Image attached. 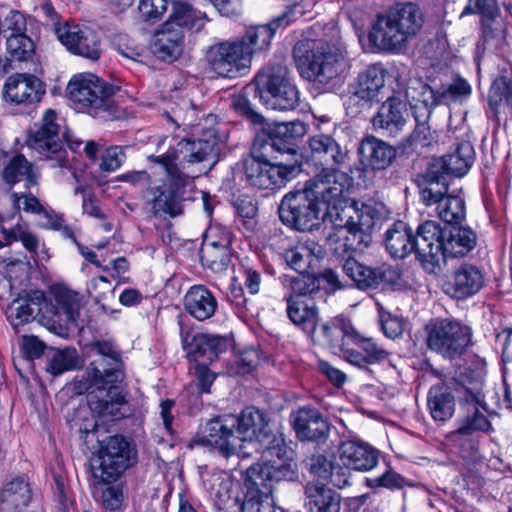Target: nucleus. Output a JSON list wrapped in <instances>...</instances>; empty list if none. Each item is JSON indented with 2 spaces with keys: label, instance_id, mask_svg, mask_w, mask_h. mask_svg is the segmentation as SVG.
Instances as JSON below:
<instances>
[{
  "label": "nucleus",
  "instance_id": "e2e57ef3",
  "mask_svg": "<svg viewBox=\"0 0 512 512\" xmlns=\"http://www.w3.org/2000/svg\"><path fill=\"white\" fill-rule=\"evenodd\" d=\"M39 308L37 310V317H39L40 322L51 326L64 324L63 321H60V313L56 301L54 303L47 301L42 291L41 300L39 299Z\"/></svg>",
  "mask_w": 512,
  "mask_h": 512
},
{
  "label": "nucleus",
  "instance_id": "8fccbe9b",
  "mask_svg": "<svg viewBox=\"0 0 512 512\" xmlns=\"http://www.w3.org/2000/svg\"><path fill=\"white\" fill-rule=\"evenodd\" d=\"M435 205L438 216L449 226L458 225L465 219V203L459 196L448 194Z\"/></svg>",
  "mask_w": 512,
  "mask_h": 512
},
{
  "label": "nucleus",
  "instance_id": "6e6552de",
  "mask_svg": "<svg viewBox=\"0 0 512 512\" xmlns=\"http://www.w3.org/2000/svg\"><path fill=\"white\" fill-rule=\"evenodd\" d=\"M424 15L415 2H398L386 12V52L402 54L408 41L417 35Z\"/></svg>",
  "mask_w": 512,
  "mask_h": 512
},
{
  "label": "nucleus",
  "instance_id": "de8ad7c7",
  "mask_svg": "<svg viewBox=\"0 0 512 512\" xmlns=\"http://www.w3.org/2000/svg\"><path fill=\"white\" fill-rule=\"evenodd\" d=\"M386 102L389 104L388 113L386 114V131L389 132L390 136H395L405 126L409 117L407 103L401 92L389 96Z\"/></svg>",
  "mask_w": 512,
  "mask_h": 512
},
{
  "label": "nucleus",
  "instance_id": "13d9d810",
  "mask_svg": "<svg viewBox=\"0 0 512 512\" xmlns=\"http://www.w3.org/2000/svg\"><path fill=\"white\" fill-rule=\"evenodd\" d=\"M284 287L291 291L293 297L312 298L308 296L315 289V280L306 277L304 273H299L297 276L285 274L282 277Z\"/></svg>",
  "mask_w": 512,
  "mask_h": 512
},
{
  "label": "nucleus",
  "instance_id": "2eb2a0df",
  "mask_svg": "<svg viewBox=\"0 0 512 512\" xmlns=\"http://www.w3.org/2000/svg\"><path fill=\"white\" fill-rule=\"evenodd\" d=\"M56 112L47 110L41 123L29 133L26 144L40 159L55 160L57 166L67 163L60 125L56 122Z\"/></svg>",
  "mask_w": 512,
  "mask_h": 512
},
{
  "label": "nucleus",
  "instance_id": "864d4df0",
  "mask_svg": "<svg viewBox=\"0 0 512 512\" xmlns=\"http://www.w3.org/2000/svg\"><path fill=\"white\" fill-rule=\"evenodd\" d=\"M55 301L58 305L60 321L65 325L75 324L80 312L78 294L69 290H58L55 293Z\"/></svg>",
  "mask_w": 512,
  "mask_h": 512
},
{
  "label": "nucleus",
  "instance_id": "a18cd8bd",
  "mask_svg": "<svg viewBox=\"0 0 512 512\" xmlns=\"http://www.w3.org/2000/svg\"><path fill=\"white\" fill-rule=\"evenodd\" d=\"M39 299L41 300V291L35 290L20 297L12 302L9 308L8 317L12 319V324L18 326L27 323L37 317L39 308Z\"/></svg>",
  "mask_w": 512,
  "mask_h": 512
},
{
  "label": "nucleus",
  "instance_id": "f8f14e48",
  "mask_svg": "<svg viewBox=\"0 0 512 512\" xmlns=\"http://www.w3.org/2000/svg\"><path fill=\"white\" fill-rule=\"evenodd\" d=\"M98 444L97 457L91 463L93 476L104 483L113 482L131 465L135 451L121 435L107 436Z\"/></svg>",
  "mask_w": 512,
  "mask_h": 512
},
{
  "label": "nucleus",
  "instance_id": "680f3d73",
  "mask_svg": "<svg viewBox=\"0 0 512 512\" xmlns=\"http://www.w3.org/2000/svg\"><path fill=\"white\" fill-rule=\"evenodd\" d=\"M250 95H254V93H247L245 87L241 94L235 95L233 97L231 105L237 112L247 117V119L250 120L253 124H262L264 118L252 108V105L248 99Z\"/></svg>",
  "mask_w": 512,
  "mask_h": 512
},
{
  "label": "nucleus",
  "instance_id": "c756f323",
  "mask_svg": "<svg viewBox=\"0 0 512 512\" xmlns=\"http://www.w3.org/2000/svg\"><path fill=\"white\" fill-rule=\"evenodd\" d=\"M147 199L151 213L155 217L170 216L174 218L183 213L182 198L165 185L149 188Z\"/></svg>",
  "mask_w": 512,
  "mask_h": 512
},
{
  "label": "nucleus",
  "instance_id": "7c9ffc66",
  "mask_svg": "<svg viewBox=\"0 0 512 512\" xmlns=\"http://www.w3.org/2000/svg\"><path fill=\"white\" fill-rule=\"evenodd\" d=\"M230 243L229 231L223 232L219 240H209L207 236L200 250L202 264L214 272L224 271L230 262Z\"/></svg>",
  "mask_w": 512,
  "mask_h": 512
},
{
  "label": "nucleus",
  "instance_id": "f3484780",
  "mask_svg": "<svg viewBox=\"0 0 512 512\" xmlns=\"http://www.w3.org/2000/svg\"><path fill=\"white\" fill-rule=\"evenodd\" d=\"M236 415L225 414L210 419L197 435L195 442L207 445L229 458L240 451V438L236 435Z\"/></svg>",
  "mask_w": 512,
  "mask_h": 512
},
{
  "label": "nucleus",
  "instance_id": "7ed1b4c3",
  "mask_svg": "<svg viewBox=\"0 0 512 512\" xmlns=\"http://www.w3.org/2000/svg\"><path fill=\"white\" fill-rule=\"evenodd\" d=\"M217 140L215 136L196 140H182L176 148L164 154L149 156L159 164L175 186L185 184L186 177H197L207 173L216 162Z\"/></svg>",
  "mask_w": 512,
  "mask_h": 512
},
{
  "label": "nucleus",
  "instance_id": "dca6fc26",
  "mask_svg": "<svg viewBox=\"0 0 512 512\" xmlns=\"http://www.w3.org/2000/svg\"><path fill=\"white\" fill-rule=\"evenodd\" d=\"M301 166L294 163H272L264 157H252L245 164V175L251 186L259 189H279L294 179Z\"/></svg>",
  "mask_w": 512,
  "mask_h": 512
},
{
  "label": "nucleus",
  "instance_id": "603ef678",
  "mask_svg": "<svg viewBox=\"0 0 512 512\" xmlns=\"http://www.w3.org/2000/svg\"><path fill=\"white\" fill-rule=\"evenodd\" d=\"M0 229L6 244L19 240L22 242L25 249L32 254L33 258L43 259L48 257L44 248L41 250V252L38 251L40 241L37 235L34 233H31L18 225L12 229H6L5 227L1 226Z\"/></svg>",
  "mask_w": 512,
  "mask_h": 512
},
{
  "label": "nucleus",
  "instance_id": "ddd939ff",
  "mask_svg": "<svg viewBox=\"0 0 512 512\" xmlns=\"http://www.w3.org/2000/svg\"><path fill=\"white\" fill-rule=\"evenodd\" d=\"M428 348L448 359L463 355L471 344L469 326L454 319H441L426 326Z\"/></svg>",
  "mask_w": 512,
  "mask_h": 512
},
{
  "label": "nucleus",
  "instance_id": "1a4fd4ad",
  "mask_svg": "<svg viewBox=\"0 0 512 512\" xmlns=\"http://www.w3.org/2000/svg\"><path fill=\"white\" fill-rule=\"evenodd\" d=\"M67 94L78 109L86 110L94 117L111 114L115 87L91 73L74 76L67 86Z\"/></svg>",
  "mask_w": 512,
  "mask_h": 512
},
{
  "label": "nucleus",
  "instance_id": "69168bd1",
  "mask_svg": "<svg viewBox=\"0 0 512 512\" xmlns=\"http://www.w3.org/2000/svg\"><path fill=\"white\" fill-rule=\"evenodd\" d=\"M123 146H111L106 149L102 155L100 169L102 171L111 172L117 170L126 159V149Z\"/></svg>",
  "mask_w": 512,
  "mask_h": 512
},
{
  "label": "nucleus",
  "instance_id": "4468645a",
  "mask_svg": "<svg viewBox=\"0 0 512 512\" xmlns=\"http://www.w3.org/2000/svg\"><path fill=\"white\" fill-rule=\"evenodd\" d=\"M206 60L219 76L236 78L247 73L251 66V48L245 41H221L208 47Z\"/></svg>",
  "mask_w": 512,
  "mask_h": 512
},
{
  "label": "nucleus",
  "instance_id": "6e6d98bb",
  "mask_svg": "<svg viewBox=\"0 0 512 512\" xmlns=\"http://www.w3.org/2000/svg\"><path fill=\"white\" fill-rule=\"evenodd\" d=\"M7 52L12 61H26L34 53L33 41L24 34H9L6 36Z\"/></svg>",
  "mask_w": 512,
  "mask_h": 512
},
{
  "label": "nucleus",
  "instance_id": "6ab92c4d",
  "mask_svg": "<svg viewBox=\"0 0 512 512\" xmlns=\"http://www.w3.org/2000/svg\"><path fill=\"white\" fill-rule=\"evenodd\" d=\"M423 223L420 224L414 235L411 228L402 220H394L386 229V250L392 258L404 259L411 252H415L417 259L424 268L427 257L419 251L418 245Z\"/></svg>",
  "mask_w": 512,
  "mask_h": 512
},
{
  "label": "nucleus",
  "instance_id": "bb28decb",
  "mask_svg": "<svg viewBox=\"0 0 512 512\" xmlns=\"http://www.w3.org/2000/svg\"><path fill=\"white\" fill-rule=\"evenodd\" d=\"M308 144L311 157L314 160L325 164V168L340 172L339 168L346 162L347 152L341 148L332 136L317 134L309 138Z\"/></svg>",
  "mask_w": 512,
  "mask_h": 512
},
{
  "label": "nucleus",
  "instance_id": "a19ab883",
  "mask_svg": "<svg viewBox=\"0 0 512 512\" xmlns=\"http://www.w3.org/2000/svg\"><path fill=\"white\" fill-rule=\"evenodd\" d=\"M207 21L205 13L196 10L185 1H172V12L166 22H172L178 28L199 31Z\"/></svg>",
  "mask_w": 512,
  "mask_h": 512
},
{
  "label": "nucleus",
  "instance_id": "bf43d9fd",
  "mask_svg": "<svg viewBox=\"0 0 512 512\" xmlns=\"http://www.w3.org/2000/svg\"><path fill=\"white\" fill-rule=\"evenodd\" d=\"M167 116L178 126L186 123L192 124L197 120L196 108L189 99H181L180 102L176 103L175 106L171 108Z\"/></svg>",
  "mask_w": 512,
  "mask_h": 512
},
{
  "label": "nucleus",
  "instance_id": "aec40b11",
  "mask_svg": "<svg viewBox=\"0 0 512 512\" xmlns=\"http://www.w3.org/2000/svg\"><path fill=\"white\" fill-rule=\"evenodd\" d=\"M58 39L73 54L91 61L100 57V41L97 34L89 27L65 24L56 28Z\"/></svg>",
  "mask_w": 512,
  "mask_h": 512
},
{
  "label": "nucleus",
  "instance_id": "338daca9",
  "mask_svg": "<svg viewBox=\"0 0 512 512\" xmlns=\"http://www.w3.org/2000/svg\"><path fill=\"white\" fill-rule=\"evenodd\" d=\"M11 197L14 205L18 209L22 208L25 212L50 217L48 211L43 207V205L39 202L38 198H36L33 194L13 193Z\"/></svg>",
  "mask_w": 512,
  "mask_h": 512
},
{
  "label": "nucleus",
  "instance_id": "72a5a7b5",
  "mask_svg": "<svg viewBox=\"0 0 512 512\" xmlns=\"http://www.w3.org/2000/svg\"><path fill=\"white\" fill-rule=\"evenodd\" d=\"M294 14V9L289 8L268 25L250 27L245 35L238 40L245 41V45L251 48L252 55L255 51L268 47L276 28L287 26L293 20Z\"/></svg>",
  "mask_w": 512,
  "mask_h": 512
},
{
  "label": "nucleus",
  "instance_id": "5fc2aeb1",
  "mask_svg": "<svg viewBox=\"0 0 512 512\" xmlns=\"http://www.w3.org/2000/svg\"><path fill=\"white\" fill-rule=\"evenodd\" d=\"M429 132V128L422 125L418 126L414 133L409 137L405 138L400 144L397 146H392L386 144V160L388 164H391L394 160L398 158H402L408 156L413 152L412 144L413 141H419L422 146L428 145L426 142L427 136L426 133Z\"/></svg>",
  "mask_w": 512,
  "mask_h": 512
},
{
  "label": "nucleus",
  "instance_id": "4c0bfd02",
  "mask_svg": "<svg viewBox=\"0 0 512 512\" xmlns=\"http://www.w3.org/2000/svg\"><path fill=\"white\" fill-rule=\"evenodd\" d=\"M384 87V67L381 63L369 66L358 76L354 95L367 102H380L379 95Z\"/></svg>",
  "mask_w": 512,
  "mask_h": 512
},
{
  "label": "nucleus",
  "instance_id": "774afa93",
  "mask_svg": "<svg viewBox=\"0 0 512 512\" xmlns=\"http://www.w3.org/2000/svg\"><path fill=\"white\" fill-rule=\"evenodd\" d=\"M434 103L437 105L442 102L443 99L446 98H455L458 96H468L471 93V86L469 83L462 79L458 78L454 81L453 84L449 85L446 89H444L442 92H432Z\"/></svg>",
  "mask_w": 512,
  "mask_h": 512
},
{
  "label": "nucleus",
  "instance_id": "39448f33",
  "mask_svg": "<svg viewBox=\"0 0 512 512\" xmlns=\"http://www.w3.org/2000/svg\"><path fill=\"white\" fill-rule=\"evenodd\" d=\"M293 58L300 75L318 84L335 79L343 66L340 48L324 39H303L293 48Z\"/></svg>",
  "mask_w": 512,
  "mask_h": 512
},
{
  "label": "nucleus",
  "instance_id": "ea45409f",
  "mask_svg": "<svg viewBox=\"0 0 512 512\" xmlns=\"http://www.w3.org/2000/svg\"><path fill=\"white\" fill-rule=\"evenodd\" d=\"M428 407L435 421L444 422L454 413L455 399L444 384L433 385L428 392Z\"/></svg>",
  "mask_w": 512,
  "mask_h": 512
},
{
  "label": "nucleus",
  "instance_id": "58836bf2",
  "mask_svg": "<svg viewBox=\"0 0 512 512\" xmlns=\"http://www.w3.org/2000/svg\"><path fill=\"white\" fill-rule=\"evenodd\" d=\"M305 505L310 512H339L340 496L323 485L309 483L305 487Z\"/></svg>",
  "mask_w": 512,
  "mask_h": 512
},
{
  "label": "nucleus",
  "instance_id": "3c124183",
  "mask_svg": "<svg viewBox=\"0 0 512 512\" xmlns=\"http://www.w3.org/2000/svg\"><path fill=\"white\" fill-rule=\"evenodd\" d=\"M505 102L512 108V71L496 78L489 93V106L493 117H497V107Z\"/></svg>",
  "mask_w": 512,
  "mask_h": 512
},
{
  "label": "nucleus",
  "instance_id": "20e7f679",
  "mask_svg": "<svg viewBox=\"0 0 512 512\" xmlns=\"http://www.w3.org/2000/svg\"><path fill=\"white\" fill-rule=\"evenodd\" d=\"M298 477L293 465L287 461L258 462L246 470L247 494L241 512H275L272 491L281 481H294Z\"/></svg>",
  "mask_w": 512,
  "mask_h": 512
},
{
  "label": "nucleus",
  "instance_id": "393cba45",
  "mask_svg": "<svg viewBox=\"0 0 512 512\" xmlns=\"http://www.w3.org/2000/svg\"><path fill=\"white\" fill-rule=\"evenodd\" d=\"M339 455L342 464L356 471H369L378 464V452L360 440H348L341 444Z\"/></svg>",
  "mask_w": 512,
  "mask_h": 512
},
{
  "label": "nucleus",
  "instance_id": "f704fd0d",
  "mask_svg": "<svg viewBox=\"0 0 512 512\" xmlns=\"http://www.w3.org/2000/svg\"><path fill=\"white\" fill-rule=\"evenodd\" d=\"M287 314L290 320L308 335H313L318 322V309L312 298H286Z\"/></svg>",
  "mask_w": 512,
  "mask_h": 512
},
{
  "label": "nucleus",
  "instance_id": "a211bd4d",
  "mask_svg": "<svg viewBox=\"0 0 512 512\" xmlns=\"http://www.w3.org/2000/svg\"><path fill=\"white\" fill-rule=\"evenodd\" d=\"M99 358L94 360L83 376L93 377L96 383L106 380L108 382H121L124 378L121 354L110 340L96 341L93 344Z\"/></svg>",
  "mask_w": 512,
  "mask_h": 512
},
{
  "label": "nucleus",
  "instance_id": "b1692460",
  "mask_svg": "<svg viewBox=\"0 0 512 512\" xmlns=\"http://www.w3.org/2000/svg\"><path fill=\"white\" fill-rule=\"evenodd\" d=\"M484 282V274L478 266L463 263L455 269L447 293L456 299H465L478 293Z\"/></svg>",
  "mask_w": 512,
  "mask_h": 512
},
{
  "label": "nucleus",
  "instance_id": "052dcab7",
  "mask_svg": "<svg viewBox=\"0 0 512 512\" xmlns=\"http://www.w3.org/2000/svg\"><path fill=\"white\" fill-rule=\"evenodd\" d=\"M305 466L315 477L327 481L335 469L332 461L323 454H314L305 460Z\"/></svg>",
  "mask_w": 512,
  "mask_h": 512
},
{
  "label": "nucleus",
  "instance_id": "0e129e2a",
  "mask_svg": "<svg viewBox=\"0 0 512 512\" xmlns=\"http://www.w3.org/2000/svg\"><path fill=\"white\" fill-rule=\"evenodd\" d=\"M476 13L481 14L489 20L494 19L498 14V8L495 0H468L467 5L460 14V17Z\"/></svg>",
  "mask_w": 512,
  "mask_h": 512
},
{
  "label": "nucleus",
  "instance_id": "a878e982",
  "mask_svg": "<svg viewBox=\"0 0 512 512\" xmlns=\"http://www.w3.org/2000/svg\"><path fill=\"white\" fill-rule=\"evenodd\" d=\"M291 422L300 440L318 441L326 438L329 431L327 421L313 408H300L291 415Z\"/></svg>",
  "mask_w": 512,
  "mask_h": 512
},
{
  "label": "nucleus",
  "instance_id": "49530a36",
  "mask_svg": "<svg viewBox=\"0 0 512 512\" xmlns=\"http://www.w3.org/2000/svg\"><path fill=\"white\" fill-rule=\"evenodd\" d=\"M358 154L364 169H384V142L372 135L364 137L359 145Z\"/></svg>",
  "mask_w": 512,
  "mask_h": 512
},
{
  "label": "nucleus",
  "instance_id": "423d86ee",
  "mask_svg": "<svg viewBox=\"0 0 512 512\" xmlns=\"http://www.w3.org/2000/svg\"><path fill=\"white\" fill-rule=\"evenodd\" d=\"M246 91L254 93L272 110H293L299 101V92L290 79L289 70L282 64L263 68L254 81L246 86Z\"/></svg>",
  "mask_w": 512,
  "mask_h": 512
},
{
  "label": "nucleus",
  "instance_id": "c9c22d12",
  "mask_svg": "<svg viewBox=\"0 0 512 512\" xmlns=\"http://www.w3.org/2000/svg\"><path fill=\"white\" fill-rule=\"evenodd\" d=\"M448 176L429 163L419 180L420 195L426 206H432L448 195Z\"/></svg>",
  "mask_w": 512,
  "mask_h": 512
},
{
  "label": "nucleus",
  "instance_id": "5701e85b",
  "mask_svg": "<svg viewBox=\"0 0 512 512\" xmlns=\"http://www.w3.org/2000/svg\"><path fill=\"white\" fill-rule=\"evenodd\" d=\"M185 32L172 22H165L154 34L152 52L162 60H176L183 51Z\"/></svg>",
  "mask_w": 512,
  "mask_h": 512
},
{
  "label": "nucleus",
  "instance_id": "f03ea898",
  "mask_svg": "<svg viewBox=\"0 0 512 512\" xmlns=\"http://www.w3.org/2000/svg\"><path fill=\"white\" fill-rule=\"evenodd\" d=\"M418 245L419 251L427 257L424 270L437 275L447 257L465 256L475 247L476 234L459 224L442 228L437 222L428 220L423 223Z\"/></svg>",
  "mask_w": 512,
  "mask_h": 512
},
{
  "label": "nucleus",
  "instance_id": "473e14b6",
  "mask_svg": "<svg viewBox=\"0 0 512 512\" xmlns=\"http://www.w3.org/2000/svg\"><path fill=\"white\" fill-rule=\"evenodd\" d=\"M306 132V126L300 121L275 123L268 128L271 148L281 153H294L295 141Z\"/></svg>",
  "mask_w": 512,
  "mask_h": 512
},
{
  "label": "nucleus",
  "instance_id": "c03bdc74",
  "mask_svg": "<svg viewBox=\"0 0 512 512\" xmlns=\"http://www.w3.org/2000/svg\"><path fill=\"white\" fill-rule=\"evenodd\" d=\"M31 500L29 483L17 477L7 483L0 493V501L7 509L20 510L26 507Z\"/></svg>",
  "mask_w": 512,
  "mask_h": 512
},
{
  "label": "nucleus",
  "instance_id": "4be33fe9",
  "mask_svg": "<svg viewBox=\"0 0 512 512\" xmlns=\"http://www.w3.org/2000/svg\"><path fill=\"white\" fill-rule=\"evenodd\" d=\"M44 93L41 80L31 74L12 75L5 83V99L17 105L39 102Z\"/></svg>",
  "mask_w": 512,
  "mask_h": 512
},
{
  "label": "nucleus",
  "instance_id": "c85d7f7f",
  "mask_svg": "<svg viewBox=\"0 0 512 512\" xmlns=\"http://www.w3.org/2000/svg\"><path fill=\"white\" fill-rule=\"evenodd\" d=\"M474 161V149L470 142L463 141L456 148L440 158L433 159L430 163L447 176H464L471 168Z\"/></svg>",
  "mask_w": 512,
  "mask_h": 512
},
{
  "label": "nucleus",
  "instance_id": "9d476101",
  "mask_svg": "<svg viewBox=\"0 0 512 512\" xmlns=\"http://www.w3.org/2000/svg\"><path fill=\"white\" fill-rule=\"evenodd\" d=\"M485 375L483 361L480 367L468 368L465 373L460 401L467 407V415L456 430L457 434L468 435L475 431H486L490 427L487 417L479 411V408L487 410L484 394Z\"/></svg>",
  "mask_w": 512,
  "mask_h": 512
},
{
  "label": "nucleus",
  "instance_id": "e433bc0d",
  "mask_svg": "<svg viewBox=\"0 0 512 512\" xmlns=\"http://www.w3.org/2000/svg\"><path fill=\"white\" fill-rule=\"evenodd\" d=\"M184 306L192 317L204 321L214 315L217 309V300L205 286L196 285L186 293Z\"/></svg>",
  "mask_w": 512,
  "mask_h": 512
},
{
  "label": "nucleus",
  "instance_id": "4d7b16f0",
  "mask_svg": "<svg viewBox=\"0 0 512 512\" xmlns=\"http://www.w3.org/2000/svg\"><path fill=\"white\" fill-rule=\"evenodd\" d=\"M78 366V355L75 349L66 348L56 351L48 361L46 370L53 375H60Z\"/></svg>",
  "mask_w": 512,
  "mask_h": 512
},
{
  "label": "nucleus",
  "instance_id": "f257e3e1",
  "mask_svg": "<svg viewBox=\"0 0 512 512\" xmlns=\"http://www.w3.org/2000/svg\"><path fill=\"white\" fill-rule=\"evenodd\" d=\"M349 185L344 172L322 168L301 190L286 194L278 208L280 220L298 231H310L328 216L334 232L328 244L334 254L369 247L373 240L375 210L367 205L346 203L343 193Z\"/></svg>",
  "mask_w": 512,
  "mask_h": 512
},
{
  "label": "nucleus",
  "instance_id": "09e8293b",
  "mask_svg": "<svg viewBox=\"0 0 512 512\" xmlns=\"http://www.w3.org/2000/svg\"><path fill=\"white\" fill-rule=\"evenodd\" d=\"M384 13L379 10L369 17L367 38L359 39L365 52L381 53L384 50Z\"/></svg>",
  "mask_w": 512,
  "mask_h": 512
},
{
  "label": "nucleus",
  "instance_id": "79ce46f5",
  "mask_svg": "<svg viewBox=\"0 0 512 512\" xmlns=\"http://www.w3.org/2000/svg\"><path fill=\"white\" fill-rule=\"evenodd\" d=\"M3 180L10 185L25 181L29 188L38 183L39 173L37 169L23 155L13 157L2 172Z\"/></svg>",
  "mask_w": 512,
  "mask_h": 512
},
{
  "label": "nucleus",
  "instance_id": "2f4dec72",
  "mask_svg": "<svg viewBox=\"0 0 512 512\" xmlns=\"http://www.w3.org/2000/svg\"><path fill=\"white\" fill-rule=\"evenodd\" d=\"M367 247L353 249L347 251L345 254H337L340 257L345 258L343 263V271L344 273L353 280L356 285L361 289H372L379 286V284L384 279V272L380 269H371L360 264L356 259H354L351 255L356 251H363Z\"/></svg>",
  "mask_w": 512,
  "mask_h": 512
},
{
  "label": "nucleus",
  "instance_id": "9b49d317",
  "mask_svg": "<svg viewBox=\"0 0 512 512\" xmlns=\"http://www.w3.org/2000/svg\"><path fill=\"white\" fill-rule=\"evenodd\" d=\"M116 382L106 380L96 383L93 377L82 376L74 382L77 394L87 393V403L92 413L104 420H116L124 417L122 408L126 404L122 389Z\"/></svg>",
  "mask_w": 512,
  "mask_h": 512
},
{
  "label": "nucleus",
  "instance_id": "cd10ccee",
  "mask_svg": "<svg viewBox=\"0 0 512 512\" xmlns=\"http://www.w3.org/2000/svg\"><path fill=\"white\" fill-rule=\"evenodd\" d=\"M180 335L184 349L188 353L200 356H207L209 361L216 359L228 348L229 341L226 337L199 333L191 335L189 331L180 328Z\"/></svg>",
  "mask_w": 512,
  "mask_h": 512
},
{
  "label": "nucleus",
  "instance_id": "412c9836",
  "mask_svg": "<svg viewBox=\"0 0 512 512\" xmlns=\"http://www.w3.org/2000/svg\"><path fill=\"white\" fill-rule=\"evenodd\" d=\"M309 336L315 343L339 349L350 346L351 339H358V330L349 319L339 315L322 324L319 331L315 329L314 334Z\"/></svg>",
  "mask_w": 512,
  "mask_h": 512
},
{
  "label": "nucleus",
  "instance_id": "0eeeda50",
  "mask_svg": "<svg viewBox=\"0 0 512 512\" xmlns=\"http://www.w3.org/2000/svg\"><path fill=\"white\" fill-rule=\"evenodd\" d=\"M235 432L240 438V449L246 440H257L262 447L260 462L287 461L289 448L280 433H273L263 413L247 408L236 415Z\"/></svg>",
  "mask_w": 512,
  "mask_h": 512
},
{
  "label": "nucleus",
  "instance_id": "37998d69",
  "mask_svg": "<svg viewBox=\"0 0 512 512\" xmlns=\"http://www.w3.org/2000/svg\"><path fill=\"white\" fill-rule=\"evenodd\" d=\"M321 254V247L310 241L287 249L284 252L286 263L298 273H304Z\"/></svg>",
  "mask_w": 512,
  "mask_h": 512
}]
</instances>
